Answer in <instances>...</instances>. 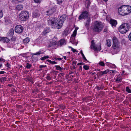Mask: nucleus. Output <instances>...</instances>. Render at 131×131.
<instances>
[{
  "instance_id": "26",
  "label": "nucleus",
  "mask_w": 131,
  "mask_h": 131,
  "mask_svg": "<svg viewBox=\"0 0 131 131\" xmlns=\"http://www.w3.org/2000/svg\"><path fill=\"white\" fill-rule=\"evenodd\" d=\"M41 53V51H39L36 53H31V55H37V56H38L40 55Z\"/></svg>"
},
{
  "instance_id": "38",
  "label": "nucleus",
  "mask_w": 131,
  "mask_h": 131,
  "mask_svg": "<svg viewBox=\"0 0 131 131\" xmlns=\"http://www.w3.org/2000/svg\"><path fill=\"white\" fill-rule=\"evenodd\" d=\"M68 35V32L67 31H64L63 33V35L64 36H66Z\"/></svg>"
},
{
  "instance_id": "54",
  "label": "nucleus",
  "mask_w": 131,
  "mask_h": 131,
  "mask_svg": "<svg viewBox=\"0 0 131 131\" xmlns=\"http://www.w3.org/2000/svg\"><path fill=\"white\" fill-rule=\"evenodd\" d=\"M10 64L8 63H7L6 64V66L8 68H9V67Z\"/></svg>"
},
{
  "instance_id": "55",
  "label": "nucleus",
  "mask_w": 131,
  "mask_h": 131,
  "mask_svg": "<svg viewBox=\"0 0 131 131\" xmlns=\"http://www.w3.org/2000/svg\"><path fill=\"white\" fill-rule=\"evenodd\" d=\"M5 72L4 71H0V74H4Z\"/></svg>"
},
{
  "instance_id": "9",
  "label": "nucleus",
  "mask_w": 131,
  "mask_h": 131,
  "mask_svg": "<svg viewBox=\"0 0 131 131\" xmlns=\"http://www.w3.org/2000/svg\"><path fill=\"white\" fill-rule=\"evenodd\" d=\"M23 28L21 26L18 25L16 26L15 27V30L16 32L20 33L22 32L23 30Z\"/></svg>"
},
{
  "instance_id": "33",
  "label": "nucleus",
  "mask_w": 131,
  "mask_h": 131,
  "mask_svg": "<svg viewBox=\"0 0 131 131\" xmlns=\"http://www.w3.org/2000/svg\"><path fill=\"white\" fill-rule=\"evenodd\" d=\"M47 61L49 62H50L51 64H56L57 63L56 62L54 61H51L50 60H47Z\"/></svg>"
},
{
  "instance_id": "61",
  "label": "nucleus",
  "mask_w": 131,
  "mask_h": 131,
  "mask_svg": "<svg viewBox=\"0 0 131 131\" xmlns=\"http://www.w3.org/2000/svg\"><path fill=\"white\" fill-rule=\"evenodd\" d=\"M1 49L2 50H5V49H4L3 48H2V47L1 48Z\"/></svg>"
},
{
  "instance_id": "31",
  "label": "nucleus",
  "mask_w": 131,
  "mask_h": 131,
  "mask_svg": "<svg viewBox=\"0 0 131 131\" xmlns=\"http://www.w3.org/2000/svg\"><path fill=\"white\" fill-rule=\"evenodd\" d=\"M32 65L28 63H27L26 64V67L28 69H30L31 66Z\"/></svg>"
},
{
  "instance_id": "27",
  "label": "nucleus",
  "mask_w": 131,
  "mask_h": 131,
  "mask_svg": "<svg viewBox=\"0 0 131 131\" xmlns=\"http://www.w3.org/2000/svg\"><path fill=\"white\" fill-rule=\"evenodd\" d=\"M57 70L60 71H61L62 70L63 68H61L58 65H56L55 66Z\"/></svg>"
},
{
  "instance_id": "8",
  "label": "nucleus",
  "mask_w": 131,
  "mask_h": 131,
  "mask_svg": "<svg viewBox=\"0 0 131 131\" xmlns=\"http://www.w3.org/2000/svg\"><path fill=\"white\" fill-rule=\"evenodd\" d=\"M112 39L113 41L112 47L114 49L118 48L119 43L117 39L115 37H114Z\"/></svg>"
},
{
  "instance_id": "21",
  "label": "nucleus",
  "mask_w": 131,
  "mask_h": 131,
  "mask_svg": "<svg viewBox=\"0 0 131 131\" xmlns=\"http://www.w3.org/2000/svg\"><path fill=\"white\" fill-rule=\"evenodd\" d=\"M122 81V79L121 78L120 76H118L116 79L115 81L116 82H119L121 81Z\"/></svg>"
},
{
  "instance_id": "64",
  "label": "nucleus",
  "mask_w": 131,
  "mask_h": 131,
  "mask_svg": "<svg viewBox=\"0 0 131 131\" xmlns=\"http://www.w3.org/2000/svg\"><path fill=\"white\" fill-rule=\"evenodd\" d=\"M2 66V64H0V68H1Z\"/></svg>"
},
{
  "instance_id": "30",
  "label": "nucleus",
  "mask_w": 131,
  "mask_h": 131,
  "mask_svg": "<svg viewBox=\"0 0 131 131\" xmlns=\"http://www.w3.org/2000/svg\"><path fill=\"white\" fill-rule=\"evenodd\" d=\"M57 40V37H54L52 40V43H54L55 42H56Z\"/></svg>"
},
{
  "instance_id": "41",
  "label": "nucleus",
  "mask_w": 131,
  "mask_h": 131,
  "mask_svg": "<svg viewBox=\"0 0 131 131\" xmlns=\"http://www.w3.org/2000/svg\"><path fill=\"white\" fill-rule=\"evenodd\" d=\"M35 2L37 3H40L41 2L40 0H34Z\"/></svg>"
},
{
  "instance_id": "7",
  "label": "nucleus",
  "mask_w": 131,
  "mask_h": 131,
  "mask_svg": "<svg viewBox=\"0 0 131 131\" xmlns=\"http://www.w3.org/2000/svg\"><path fill=\"white\" fill-rule=\"evenodd\" d=\"M89 12L85 10L79 16V20H82L83 19L87 18L89 16Z\"/></svg>"
},
{
  "instance_id": "6",
  "label": "nucleus",
  "mask_w": 131,
  "mask_h": 131,
  "mask_svg": "<svg viewBox=\"0 0 131 131\" xmlns=\"http://www.w3.org/2000/svg\"><path fill=\"white\" fill-rule=\"evenodd\" d=\"M94 41V40H93L91 42V48L93 49L94 51H100L101 50L100 45H95Z\"/></svg>"
},
{
  "instance_id": "2",
  "label": "nucleus",
  "mask_w": 131,
  "mask_h": 131,
  "mask_svg": "<svg viewBox=\"0 0 131 131\" xmlns=\"http://www.w3.org/2000/svg\"><path fill=\"white\" fill-rule=\"evenodd\" d=\"M131 12V7L129 5L122 6L118 10V13L122 16L127 15Z\"/></svg>"
},
{
  "instance_id": "58",
  "label": "nucleus",
  "mask_w": 131,
  "mask_h": 131,
  "mask_svg": "<svg viewBox=\"0 0 131 131\" xmlns=\"http://www.w3.org/2000/svg\"><path fill=\"white\" fill-rule=\"evenodd\" d=\"M62 59V58H58V59L59 60H61Z\"/></svg>"
},
{
  "instance_id": "57",
  "label": "nucleus",
  "mask_w": 131,
  "mask_h": 131,
  "mask_svg": "<svg viewBox=\"0 0 131 131\" xmlns=\"http://www.w3.org/2000/svg\"><path fill=\"white\" fill-rule=\"evenodd\" d=\"M110 64H111V63H107L106 65L108 66L109 65L110 66Z\"/></svg>"
},
{
  "instance_id": "22",
  "label": "nucleus",
  "mask_w": 131,
  "mask_h": 131,
  "mask_svg": "<svg viewBox=\"0 0 131 131\" xmlns=\"http://www.w3.org/2000/svg\"><path fill=\"white\" fill-rule=\"evenodd\" d=\"M24 0H13V2L16 4L21 3L23 2Z\"/></svg>"
},
{
  "instance_id": "5",
  "label": "nucleus",
  "mask_w": 131,
  "mask_h": 131,
  "mask_svg": "<svg viewBox=\"0 0 131 131\" xmlns=\"http://www.w3.org/2000/svg\"><path fill=\"white\" fill-rule=\"evenodd\" d=\"M19 18L21 21H25L29 16V13L26 11H22L19 15Z\"/></svg>"
},
{
  "instance_id": "20",
  "label": "nucleus",
  "mask_w": 131,
  "mask_h": 131,
  "mask_svg": "<svg viewBox=\"0 0 131 131\" xmlns=\"http://www.w3.org/2000/svg\"><path fill=\"white\" fill-rule=\"evenodd\" d=\"M106 45L108 47H110L111 45V40L108 39L106 40Z\"/></svg>"
},
{
  "instance_id": "29",
  "label": "nucleus",
  "mask_w": 131,
  "mask_h": 131,
  "mask_svg": "<svg viewBox=\"0 0 131 131\" xmlns=\"http://www.w3.org/2000/svg\"><path fill=\"white\" fill-rule=\"evenodd\" d=\"M65 41L64 39H61L60 41V46H62L64 43Z\"/></svg>"
},
{
  "instance_id": "13",
  "label": "nucleus",
  "mask_w": 131,
  "mask_h": 131,
  "mask_svg": "<svg viewBox=\"0 0 131 131\" xmlns=\"http://www.w3.org/2000/svg\"><path fill=\"white\" fill-rule=\"evenodd\" d=\"M66 17L67 16L66 15L64 14L62 15L60 17L59 21L63 24L64 21L66 20Z\"/></svg>"
},
{
  "instance_id": "62",
  "label": "nucleus",
  "mask_w": 131,
  "mask_h": 131,
  "mask_svg": "<svg viewBox=\"0 0 131 131\" xmlns=\"http://www.w3.org/2000/svg\"><path fill=\"white\" fill-rule=\"evenodd\" d=\"M112 73H113L114 72V71L113 70H112Z\"/></svg>"
},
{
  "instance_id": "52",
  "label": "nucleus",
  "mask_w": 131,
  "mask_h": 131,
  "mask_svg": "<svg viewBox=\"0 0 131 131\" xmlns=\"http://www.w3.org/2000/svg\"><path fill=\"white\" fill-rule=\"evenodd\" d=\"M79 69L80 70L82 71V67L80 66L79 67Z\"/></svg>"
},
{
  "instance_id": "23",
  "label": "nucleus",
  "mask_w": 131,
  "mask_h": 131,
  "mask_svg": "<svg viewBox=\"0 0 131 131\" xmlns=\"http://www.w3.org/2000/svg\"><path fill=\"white\" fill-rule=\"evenodd\" d=\"M29 41V38H26L23 40V42L24 44H26Z\"/></svg>"
},
{
  "instance_id": "37",
  "label": "nucleus",
  "mask_w": 131,
  "mask_h": 131,
  "mask_svg": "<svg viewBox=\"0 0 131 131\" xmlns=\"http://www.w3.org/2000/svg\"><path fill=\"white\" fill-rule=\"evenodd\" d=\"M3 16V13L2 10L0 9V18H1Z\"/></svg>"
},
{
  "instance_id": "56",
  "label": "nucleus",
  "mask_w": 131,
  "mask_h": 131,
  "mask_svg": "<svg viewBox=\"0 0 131 131\" xmlns=\"http://www.w3.org/2000/svg\"><path fill=\"white\" fill-rule=\"evenodd\" d=\"M107 31V28H105L104 29V32H106Z\"/></svg>"
},
{
  "instance_id": "32",
  "label": "nucleus",
  "mask_w": 131,
  "mask_h": 131,
  "mask_svg": "<svg viewBox=\"0 0 131 131\" xmlns=\"http://www.w3.org/2000/svg\"><path fill=\"white\" fill-rule=\"evenodd\" d=\"M76 34H77V30H76V28H75V29L74 30V31H73V33L72 35V36L73 37H74L75 36Z\"/></svg>"
},
{
  "instance_id": "47",
  "label": "nucleus",
  "mask_w": 131,
  "mask_h": 131,
  "mask_svg": "<svg viewBox=\"0 0 131 131\" xmlns=\"http://www.w3.org/2000/svg\"><path fill=\"white\" fill-rule=\"evenodd\" d=\"M72 39H73L72 40H73V39L74 40V38H71V42L72 43L74 44V41H72Z\"/></svg>"
},
{
  "instance_id": "49",
  "label": "nucleus",
  "mask_w": 131,
  "mask_h": 131,
  "mask_svg": "<svg viewBox=\"0 0 131 131\" xmlns=\"http://www.w3.org/2000/svg\"><path fill=\"white\" fill-rule=\"evenodd\" d=\"M83 65V64L82 63V62L79 63L77 64V65H79V66L82 65Z\"/></svg>"
},
{
  "instance_id": "1",
  "label": "nucleus",
  "mask_w": 131,
  "mask_h": 131,
  "mask_svg": "<svg viewBox=\"0 0 131 131\" xmlns=\"http://www.w3.org/2000/svg\"><path fill=\"white\" fill-rule=\"evenodd\" d=\"M48 24L53 28L60 29L62 26L63 24L59 21L54 18H51L48 20Z\"/></svg>"
},
{
  "instance_id": "14",
  "label": "nucleus",
  "mask_w": 131,
  "mask_h": 131,
  "mask_svg": "<svg viewBox=\"0 0 131 131\" xmlns=\"http://www.w3.org/2000/svg\"><path fill=\"white\" fill-rule=\"evenodd\" d=\"M9 41V39L7 37H0V41L3 42H8Z\"/></svg>"
},
{
  "instance_id": "36",
  "label": "nucleus",
  "mask_w": 131,
  "mask_h": 131,
  "mask_svg": "<svg viewBox=\"0 0 131 131\" xmlns=\"http://www.w3.org/2000/svg\"><path fill=\"white\" fill-rule=\"evenodd\" d=\"M47 76L46 77V79L48 80H50L51 79V78L50 76V74H47Z\"/></svg>"
},
{
  "instance_id": "35",
  "label": "nucleus",
  "mask_w": 131,
  "mask_h": 131,
  "mask_svg": "<svg viewBox=\"0 0 131 131\" xmlns=\"http://www.w3.org/2000/svg\"><path fill=\"white\" fill-rule=\"evenodd\" d=\"M110 66L112 68H116V66L114 64H110Z\"/></svg>"
},
{
  "instance_id": "51",
  "label": "nucleus",
  "mask_w": 131,
  "mask_h": 131,
  "mask_svg": "<svg viewBox=\"0 0 131 131\" xmlns=\"http://www.w3.org/2000/svg\"><path fill=\"white\" fill-rule=\"evenodd\" d=\"M96 88L98 90H100L101 89V87L97 86H96Z\"/></svg>"
},
{
  "instance_id": "12",
  "label": "nucleus",
  "mask_w": 131,
  "mask_h": 131,
  "mask_svg": "<svg viewBox=\"0 0 131 131\" xmlns=\"http://www.w3.org/2000/svg\"><path fill=\"white\" fill-rule=\"evenodd\" d=\"M40 12L37 9H36L33 13L32 17H39L40 14Z\"/></svg>"
},
{
  "instance_id": "25",
  "label": "nucleus",
  "mask_w": 131,
  "mask_h": 131,
  "mask_svg": "<svg viewBox=\"0 0 131 131\" xmlns=\"http://www.w3.org/2000/svg\"><path fill=\"white\" fill-rule=\"evenodd\" d=\"M99 65L102 67H104L105 66V65L104 62L102 61H100L98 63Z\"/></svg>"
},
{
  "instance_id": "45",
  "label": "nucleus",
  "mask_w": 131,
  "mask_h": 131,
  "mask_svg": "<svg viewBox=\"0 0 131 131\" xmlns=\"http://www.w3.org/2000/svg\"><path fill=\"white\" fill-rule=\"evenodd\" d=\"M16 40V38L15 37H13L11 38V40L13 41H15Z\"/></svg>"
},
{
  "instance_id": "10",
  "label": "nucleus",
  "mask_w": 131,
  "mask_h": 131,
  "mask_svg": "<svg viewBox=\"0 0 131 131\" xmlns=\"http://www.w3.org/2000/svg\"><path fill=\"white\" fill-rule=\"evenodd\" d=\"M56 7H53L51 8L48 10H47L46 12L47 13V15L49 16L50 15L52 14L54 12H55L56 10Z\"/></svg>"
},
{
  "instance_id": "4",
  "label": "nucleus",
  "mask_w": 131,
  "mask_h": 131,
  "mask_svg": "<svg viewBox=\"0 0 131 131\" xmlns=\"http://www.w3.org/2000/svg\"><path fill=\"white\" fill-rule=\"evenodd\" d=\"M130 28L128 24L125 23L121 25L119 27V31L122 34H124L128 31Z\"/></svg>"
},
{
  "instance_id": "46",
  "label": "nucleus",
  "mask_w": 131,
  "mask_h": 131,
  "mask_svg": "<svg viewBox=\"0 0 131 131\" xmlns=\"http://www.w3.org/2000/svg\"><path fill=\"white\" fill-rule=\"evenodd\" d=\"M128 38L129 40L131 41V32L129 35L128 36Z\"/></svg>"
},
{
  "instance_id": "11",
  "label": "nucleus",
  "mask_w": 131,
  "mask_h": 131,
  "mask_svg": "<svg viewBox=\"0 0 131 131\" xmlns=\"http://www.w3.org/2000/svg\"><path fill=\"white\" fill-rule=\"evenodd\" d=\"M91 19L90 17L87 18L86 20L84 22V25L86 28H88L90 25Z\"/></svg>"
},
{
  "instance_id": "40",
  "label": "nucleus",
  "mask_w": 131,
  "mask_h": 131,
  "mask_svg": "<svg viewBox=\"0 0 131 131\" xmlns=\"http://www.w3.org/2000/svg\"><path fill=\"white\" fill-rule=\"evenodd\" d=\"M57 4H60L63 2V0H57Z\"/></svg>"
},
{
  "instance_id": "50",
  "label": "nucleus",
  "mask_w": 131,
  "mask_h": 131,
  "mask_svg": "<svg viewBox=\"0 0 131 131\" xmlns=\"http://www.w3.org/2000/svg\"><path fill=\"white\" fill-rule=\"evenodd\" d=\"M6 78L5 77H2V79L3 80V81H5Z\"/></svg>"
},
{
  "instance_id": "18",
  "label": "nucleus",
  "mask_w": 131,
  "mask_h": 131,
  "mask_svg": "<svg viewBox=\"0 0 131 131\" xmlns=\"http://www.w3.org/2000/svg\"><path fill=\"white\" fill-rule=\"evenodd\" d=\"M90 2L89 0H86L85 1V5L87 8L88 9L89 8L90 5Z\"/></svg>"
},
{
  "instance_id": "48",
  "label": "nucleus",
  "mask_w": 131,
  "mask_h": 131,
  "mask_svg": "<svg viewBox=\"0 0 131 131\" xmlns=\"http://www.w3.org/2000/svg\"><path fill=\"white\" fill-rule=\"evenodd\" d=\"M77 62L75 61H74L72 62V65H74V64H77Z\"/></svg>"
},
{
  "instance_id": "19",
  "label": "nucleus",
  "mask_w": 131,
  "mask_h": 131,
  "mask_svg": "<svg viewBox=\"0 0 131 131\" xmlns=\"http://www.w3.org/2000/svg\"><path fill=\"white\" fill-rule=\"evenodd\" d=\"M109 71V70L108 69H107L103 71H101L100 74L101 75H102L103 74H106L108 73V72Z\"/></svg>"
},
{
  "instance_id": "63",
  "label": "nucleus",
  "mask_w": 131,
  "mask_h": 131,
  "mask_svg": "<svg viewBox=\"0 0 131 131\" xmlns=\"http://www.w3.org/2000/svg\"><path fill=\"white\" fill-rule=\"evenodd\" d=\"M80 52V53L81 54H82V53H83L82 50Z\"/></svg>"
},
{
  "instance_id": "28",
  "label": "nucleus",
  "mask_w": 131,
  "mask_h": 131,
  "mask_svg": "<svg viewBox=\"0 0 131 131\" xmlns=\"http://www.w3.org/2000/svg\"><path fill=\"white\" fill-rule=\"evenodd\" d=\"M126 91L129 93H131V90L128 87H127L126 88Z\"/></svg>"
},
{
  "instance_id": "16",
  "label": "nucleus",
  "mask_w": 131,
  "mask_h": 131,
  "mask_svg": "<svg viewBox=\"0 0 131 131\" xmlns=\"http://www.w3.org/2000/svg\"><path fill=\"white\" fill-rule=\"evenodd\" d=\"M110 24L112 26H115L117 24V22L115 20H111L110 21Z\"/></svg>"
},
{
  "instance_id": "24",
  "label": "nucleus",
  "mask_w": 131,
  "mask_h": 131,
  "mask_svg": "<svg viewBox=\"0 0 131 131\" xmlns=\"http://www.w3.org/2000/svg\"><path fill=\"white\" fill-rule=\"evenodd\" d=\"M9 34L10 35H13L14 34V29L12 28L10 29L9 31Z\"/></svg>"
},
{
  "instance_id": "60",
  "label": "nucleus",
  "mask_w": 131,
  "mask_h": 131,
  "mask_svg": "<svg viewBox=\"0 0 131 131\" xmlns=\"http://www.w3.org/2000/svg\"><path fill=\"white\" fill-rule=\"evenodd\" d=\"M24 55H25V54H23V55H21V56H22L23 57H25L26 56H24ZM20 56H21V55H20Z\"/></svg>"
},
{
  "instance_id": "59",
  "label": "nucleus",
  "mask_w": 131,
  "mask_h": 131,
  "mask_svg": "<svg viewBox=\"0 0 131 131\" xmlns=\"http://www.w3.org/2000/svg\"><path fill=\"white\" fill-rule=\"evenodd\" d=\"M81 54L82 56L83 57H85L84 54L83 53H82Z\"/></svg>"
},
{
  "instance_id": "39",
  "label": "nucleus",
  "mask_w": 131,
  "mask_h": 131,
  "mask_svg": "<svg viewBox=\"0 0 131 131\" xmlns=\"http://www.w3.org/2000/svg\"><path fill=\"white\" fill-rule=\"evenodd\" d=\"M69 48H71V50L73 51V52L74 53H75V52H78V51L76 50L75 49H73L72 47H69Z\"/></svg>"
},
{
  "instance_id": "44",
  "label": "nucleus",
  "mask_w": 131,
  "mask_h": 131,
  "mask_svg": "<svg viewBox=\"0 0 131 131\" xmlns=\"http://www.w3.org/2000/svg\"><path fill=\"white\" fill-rule=\"evenodd\" d=\"M47 66L46 65H40L39 66V67L40 68H44L46 67Z\"/></svg>"
},
{
  "instance_id": "34",
  "label": "nucleus",
  "mask_w": 131,
  "mask_h": 131,
  "mask_svg": "<svg viewBox=\"0 0 131 131\" xmlns=\"http://www.w3.org/2000/svg\"><path fill=\"white\" fill-rule=\"evenodd\" d=\"M83 68L85 70H88L89 69V67L86 65L84 66Z\"/></svg>"
},
{
  "instance_id": "42",
  "label": "nucleus",
  "mask_w": 131,
  "mask_h": 131,
  "mask_svg": "<svg viewBox=\"0 0 131 131\" xmlns=\"http://www.w3.org/2000/svg\"><path fill=\"white\" fill-rule=\"evenodd\" d=\"M83 60L85 62H90L86 58H83Z\"/></svg>"
},
{
  "instance_id": "53",
  "label": "nucleus",
  "mask_w": 131,
  "mask_h": 131,
  "mask_svg": "<svg viewBox=\"0 0 131 131\" xmlns=\"http://www.w3.org/2000/svg\"><path fill=\"white\" fill-rule=\"evenodd\" d=\"M47 58H40V60H44L45 59H46Z\"/></svg>"
},
{
  "instance_id": "43",
  "label": "nucleus",
  "mask_w": 131,
  "mask_h": 131,
  "mask_svg": "<svg viewBox=\"0 0 131 131\" xmlns=\"http://www.w3.org/2000/svg\"><path fill=\"white\" fill-rule=\"evenodd\" d=\"M70 68L71 69L73 70L75 68V67L74 65H72V66Z\"/></svg>"
},
{
  "instance_id": "17",
  "label": "nucleus",
  "mask_w": 131,
  "mask_h": 131,
  "mask_svg": "<svg viewBox=\"0 0 131 131\" xmlns=\"http://www.w3.org/2000/svg\"><path fill=\"white\" fill-rule=\"evenodd\" d=\"M50 31L49 30L48 28H45L44 30L42 32V34L45 36Z\"/></svg>"
},
{
  "instance_id": "3",
  "label": "nucleus",
  "mask_w": 131,
  "mask_h": 131,
  "mask_svg": "<svg viewBox=\"0 0 131 131\" xmlns=\"http://www.w3.org/2000/svg\"><path fill=\"white\" fill-rule=\"evenodd\" d=\"M104 27V24L102 22L96 21L94 23L92 29L93 31L97 32H100L102 31Z\"/></svg>"
},
{
  "instance_id": "15",
  "label": "nucleus",
  "mask_w": 131,
  "mask_h": 131,
  "mask_svg": "<svg viewBox=\"0 0 131 131\" xmlns=\"http://www.w3.org/2000/svg\"><path fill=\"white\" fill-rule=\"evenodd\" d=\"M23 5L21 4H20L16 6V9L17 10H22L23 9Z\"/></svg>"
}]
</instances>
